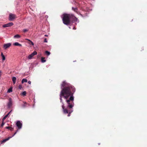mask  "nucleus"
Returning <instances> with one entry per match:
<instances>
[{"label": "nucleus", "instance_id": "1", "mask_svg": "<svg viewBox=\"0 0 147 147\" xmlns=\"http://www.w3.org/2000/svg\"><path fill=\"white\" fill-rule=\"evenodd\" d=\"M62 90L60 95L61 102L63 104L62 107L65 114L69 113L67 116L73 112L72 108L74 105L73 94L75 91L74 87L65 81L61 84Z\"/></svg>", "mask_w": 147, "mask_h": 147}, {"label": "nucleus", "instance_id": "6", "mask_svg": "<svg viewBox=\"0 0 147 147\" xmlns=\"http://www.w3.org/2000/svg\"><path fill=\"white\" fill-rule=\"evenodd\" d=\"M16 126L18 127L19 129H20L22 128V123L20 121H18L16 123Z\"/></svg>", "mask_w": 147, "mask_h": 147}, {"label": "nucleus", "instance_id": "25", "mask_svg": "<svg viewBox=\"0 0 147 147\" xmlns=\"http://www.w3.org/2000/svg\"><path fill=\"white\" fill-rule=\"evenodd\" d=\"M14 37H20V36L18 34H16L14 35Z\"/></svg>", "mask_w": 147, "mask_h": 147}, {"label": "nucleus", "instance_id": "5", "mask_svg": "<svg viewBox=\"0 0 147 147\" xmlns=\"http://www.w3.org/2000/svg\"><path fill=\"white\" fill-rule=\"evenodd\" d=\"M13 102L12 101V99L11 98H9V101L7 103V107L8 108H10L12 106Z\"/></svg>", "mask_w": 147, "mask_h": 147}, {"label": "nucleus", "instance_id": "27", "mask_svg": "<svg viewBox=\"0 0 147 147\" xmlns=\"http://www.w3.org/2000/svg\"><path fill=\"white\" fill-rule=\"evenodd\" d=\"M19 88L21 89L22 88V86L21 85H20L19 86Z\"/></svg>", "mask_w": 147, "mask_h": 147}, {"label": "nucleus", "instance_id": "9", "mask_svg": "<svg viewBox=\"0 0 147 147\" xmlns=\"http://www.w3.org/2000/svg\"><path fill=\"white\" fill-rule=\"evenodd\" d=\"M13 45L15 46H18L20 47H22V45L20 44L18 42H15L13 44Z\"/></svg>", "mask_w": 147, "mask_h": 147}, {"label": "nucleus", "instance_id": "7", "mask_svg": "<svg viewBox=\"0 0 147 147\" xmlns=\"http://www.w3.org/2000/svg\"><path fill=\"white\" fill-rule=\"evenodd\" d=\"M13 25V24L12 22H10L9 23L4 24L3 25V28H6L11 26Z\"/></svg>", "mask_w": 147, "mask_h": 147}, {"label": "nucleus", "instance_id": "17", "mask_svg": "<svg viewBox=\"0 0 147 147\" xmlns=\"http://www.w3.org/2000/svg\"><path fill=\"white\" fill-rule=\"evenodd\" d=\"M45 57H42L41 59V61L42 63H44L46 61L45 60Z\"/></svg>", "mask_w": 147, "mask_h": 147}, {"label": "nucleus", "instance_id": "10", "mask_svg": "<svg viewBox=\"0 0 147 147\" xmlns=\"http://www.w3.org/2000/svg\"><path fill=\"white\" fill-rule=\"evenodd\" d=\"M28 40V43L30 45H34V44L33 42L30 40L27 39Z\"/></svg>", "mask_w": 147, "mask_h": 147}, {"label": "nucleus", "instance_id": "3", "mask_svg": "<svg viewBox=\"0 0 147 147\" xmlns=\"http://www.w3.org/2000/svg\"><path fill=\"white\" fill-rule=\"evenodd\" d=\"M18 130L17 129L16 131L15 132L14 134H13V135L12 136H10L9 137L5 139L4 140H3V141H2L1 142V143L2 144L3 143H4L5 142L9 140L10 138H11L13 136L17 133V132L18 131Z\"/></svg>", "mask_w": 147, "mask_h": 147}, {"label": "nucleus", "instance_id": "29", "mask_svg": "<svg viewBox=\"0 0 147 147\" xmlns=\"http://www.w3.org/2000/svg\"><path fill=\"white\" fill-rule=\"evenodd\" d=\"M31 82L30 81H29L28 82V83L29 84H31Z\"/></svg>", "mask_w": 147, "mask_h": 147}, {"label": "nucleus", "instance_id": "22", "mask_svg": "<svg viewBox=\"0 0 147 147\" xmlns=\"http://www.w3.org/2000/svg\"><path fill=\"white\" fill-rule=\"evenodd\" d=\"M26 92L25 91L23 92L22 93V95L24 96L26 95Z\"/></svg>", "mask_w": 147, "mask_h": 147}, {"label": "nucleus", "instance_id": "21", "mask_svg": "<svg viewBox=\"0 0 147 147\" xmlns=\"http://www.w3.org/2000/svg\"><path fill=\"white\" fill-rule=\"evenodd\" d=\"M4 120H2V123H1V127H3V125H4V124H5V123L4 122Z\"/></svg>", "mask_w": 147, "mask_h": 147}, {"label": "nucleus", "instance_id": "16", "mask_svg": "<svg viewBox=\"0 0 147 147\" xmlns=\"http://www.w3.org/2000/svg\"><path fill=\"white\" fill-rule=\"evenodd\" d=\"M31 54H32V55L34 56V55H37V52L36 51H34Z\"/></svg>", "mask_w": 147, "mask_h": 147}, {"label": "nucleus", "instance_id": "11", "mask_svg": "<svg viewBox=\"0 0 147 147\" xmlns=\"http://www.w3.org/2000/svg\"><path fill=\"white\" fill-rule=\"evenodd\" d=\"M16 77H13L12 78V81L14 84L16 83Z\"/></svg>", "mask_w": 147, "mask_h": 147}, {"label": "nucleus", "instance_id": "23", "mask_svg": "<svg viewBox=\"0 0 147 147\" xmlns=\"http://www.w3.org/2000/svg\"><path fill=\"white\" fill-rule=\"evenodd\" d=\"M28 29H24L23 30V31L24 32H27L28 31Z\"/></svg>", "mask_w": 147, "mask_h": 147}, {"label": "nucleus", "instance_id": "24", "mask_svg": "<svg viewBox=\"0 0 147 147\" xmlns=\"http://www.w3.org/2000/svg\"><path fill=\"white\" fill-rule=\"evenodd\" d=\"M9 130L12 131L13 130V128L11 127L10 129H9Z\"/></svg>", "mask_w": 147, "mask_h": 147}, {"label": "nucleus", "instance_id": "4", "mask_svg": "<svg viewBox=\"0 0 147 147\" xmlns=\"http://www.w3.org/2000/svg\"><path fill=\"white\" fill-rule=\"evenodd\" d=\"M16 18V16L14 14L10 13L9 16V20L12 21Z\"/></svg>", "mask_w": 147, "mask_h": 147}, {"label": "nucleus", "instance_id": "31", "mask_svg": "<svg viewBox=\"0 0 147 147\" xmlns=\"http://www.w3.org/2000/svg\"><path fill=\"white\" fill-rule=\"evenodd\" d=\"M1 76V71H0V77Z\"/></svg>", "mask_w": 147, "mask_h": 147}, {"label": "nucleus", "instance_id": "32", "mask_svg": "<svg viewBox=\"0 0 147 147\" xmlns=\"http://www.w3.org/2000/svg\"><path fill=\"white\" fill-rule=\"evenodd\" d=\"M73 29L74 30H76V28L75 27H74L73 28Z\"/></svg>", "mask_w": 147, "mask_h": 147}, {"label": "nucleus", "instance_id": "20", "mask_svg": "<svg viewBox=\"0 0 147 147\" xmlns=\"http://www.w3.org/2000/svg\"><path fill=\"white\" fill-rule=\"evenodd\" d=\"M12 91V88H9L7 92H11Z\"/></svg>", "mask_w": 147, "mask_h": 147}, {"label": "nucleus", "instance_id": "14", "mask_svg": "<svg viewBox=\"0 0 147 147\" xmlns=\"http://www.w3.org/2000/svg\"><path fill=\"white\" fill-rule=\"evenodd\" d=\"M1 56L2 57V60L3 61L5 60V57L4 55L3 54V53H1Z\"/></svg>", "mask_w": 147, "mask_h": 147}, {"label": "nucleus", "instance_id": "2", "mask_svg": "<svg viewBox=\"0 0 147 147\" xmlns=\"http://www.w3.org/2000/svg\"><path fill=\"white\" fill-rule=\"evenodd\" d=\"M62 17L63 23L66 25H68L70 23V20H72L74 22H79L78 18L73 15L70 14H64Z\"/></svg>", "mask_w": 147, "mask_h": 147}, {"label": "nucleus", "instance_id": "33", "mask_svg": "<svg viewBox=\"0 0 147 147\" xmlns=\"http://www.w3.org/2000/svg\"><path fill=\"white\" fill-rule=\"evenodd\" d=\"M45 36H47V35H45Z\"/></svg>", "mask_w": 147, "mask_h": 147}, {"label": "nucleus", "instance_id": "19", "mask_svg": "<svg viewBox=\"0 0 147 147\" xmlns=\"http://www.w3.org/2000/svg\"><path fill=\"white\" fill-rule=\"evenodd\" d=\"M45 54H46L47 56H49L50 55V53L48 51H45Z\"/></svg>", "mask_w": 147, "mask_h": 147}, {"label": "nucleus", "instance_id": "13", "mask_svg": "<svg viewBox=\"0 0 147 147\" xmlns=\"http://www.w3.org/2000/svg\"><path fill=\"white\" fill-rule=\"evenodd\" d=\"M27 81H28V80L24 78L22 80V84H23L24 82H27Z\"/></svg>", "mask_w": 147, "mask_h": 147}, {"label": "nucleus", "instance_id": "30", "mask_svg": "<svg viewBox=\"0 0 147 147\" xmlns=\"http://www.w3.org/2000/svg\"><path fill=\"white\" fill-rule=\"evenodd\" d=\"M12 110H11L7 114L9 115V114L11 112Z\"/></svg>", "mask_w": 147, "mask_h": 147}, {"label": "nucleus", "instance_id": "12", "mask_svg": "<svg viewBox=\"0 0 147 147\" xmlns=\"http://www.w3.org/2000/svg\"><path fill=\"white\" fill-rule=\"evenodd\" d=\"M72 10H73V11H75L76 12H77V11H78V8H77V7H72Z\"/></svg>", "mask_w": 147, "mask_h": 147}, {"label": "nucleus", "instance_id": "28", "mask_svg": "<svg viewBox=\"0 0 147 147\" xmlns=\"http://www.w3.org/2000/svg\"><path fill=\"white\" fill-rule=\"evenodd\" d=\"M44 42H47V41L46 38H45L44 40Z\"/></svg>", "mask_w": 147, "mask_h": 147}, {"label": "nucleus", "instance_id": "18", "mask_svg": "<svg viewBox=\"0 0 147 147\" xmlns=\"http://www.w3.org/2000/svg\"><path fill=\"white\" fill-rule=\"evenodd\" d=\"M8 115H9L8 114H7L6 115H5L2 119L3 121L4 120L6 119V118L8 116Z\"/></svg>", "mask_w": 147, "mask_h": 147}, {"label": "nucleus", "instance_id": "8", "mask_svg": "<svg viewBox=\"0 0 147 147\" xmlns=\"http://www.w3.org/2000/svg\"><path fill=\"white\" fill-rule=\"evenodd\" d=\"M11 45V44L10 43L5 44L4 45V48L5 49H7V48L9 47Z\"/></svg>", "mask_w": 147, "mask_h": 147}, {"label": "nucleus", "instance_id": "15", "mask_svg": "<svg viewBox=\"0 0 147 147\" xmlns=\"http://www.w3.org/2000/svg\"><path fill=\"white\" fill-rule=\"evenodd\" d=\"M33 57V56H32V54H31L30 55H29L28 56V58L29 59H32V57Z\"/></svg>", "mask_w": 147, "mask_h": 147}, {"label": "nucleus", "instance_id": "26", "mask_svg": "<svg viewBox=\"0 0 147 147\" xmlns=\"http://www.w3.org/2000/svg\"><path fill=\"white\" fill-rule=\"evenodd\" d=\"M10 127H5V128L9 129H10Z\"/></svg>", "mask_w": 147, "mask_h": 147}]
</instances>
